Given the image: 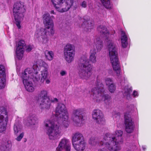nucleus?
<instances>
[{
  "mask_svg": "<svg viewBox=\"0 0 151 151\" xmlns=\"http://www.w3.org/2000/svg\"><path fill=\"white\" fill-rule=\"evenodd\" d=\"M96 84V86L92 88L90 91L91 97L97 102L103 100L106 103L110 101V96L105 94L104 84L99 80Z\"/></svg>",
  "mask_w": 151,
  "mask_h": 151,
  "instance_id": "39448f33",
  "label": "nucleus"
},
{
  "mask_svg": "<svg viewBox=\"0 0 151 151\" xmlns=\"http://www.w3.org/2000/svg\"><path fill=\"white\" fill-rule=\"evenodd\" d=\"M25 45V42L23 40H20L16 45V54L17 58L19 59H22L24 52L23 47Z\"/></svg>",
  "mask_w": 151,
  "mask_h": 151,
  "instance_id": "a211bd4d",
  "label": "nucleus"
},
{
  "mask_svg": "<svg viewBox=\"0 0 151 151\" xmlns=\"http://www.w3.org/2000/svg\"><path fill=\"white\" fill-rule=\"evenodd\" d=\"M40 103L39 107L42 110L49 109L51 106V101L50 99H45L39 101Z\"/></svg>",
  "mask_w": 151,
  "mask_h": 151,
  "instance_id": "aec40b11",
  "label": "nucleus"
},
{
  "mask_svg": "<svg viewBox=\"0 0 151 151\" xmlns=\"http://www.w3.org/2000/svg\"><path fill=\"white\" fill-rule=\"evenodd\" d=\"M108 88L109 91L111 93H114L116 90V87L114 83L109 86Z\"/></svg>",
  "mask_w": 151,
  "mask_h": 151,
  "instance_id": "473e14b6",
  "label": "nucleus"
},
{
  "mask_svg": "<svg viewBox=\"0 0 151 151\" xmlns=\"http://www.w3.org/2000/svg\"><path fill=\"white\" fill-rule=\"evenodd\" d=\"M25 11V6L23 2L18 1L14 4L13 9V14L16 24L19 29L21 27L20 23L24 17Z\"/></svg>",
  "mask_w": 151,
  "mask_h": 151,
  "instance_id": "0eeeda50",
  "label": "nucleus"
},
{
  "mask_svg": "<svg viewBox=\"0 0 151 151\" xmlns=\"http://www.w3.org/2000/svg\"><path fill=\"white\" fill-rule=\"evenodd\" d=\"M55 116L58 119V121L54 122L46 119L44 122L47 134L50 140H54L61 135L62 130L60 126L61 124L65 128L69 125L68 114L65 105L58 104L55 109Z\"/></svg>",
  "mask_w": 151,
  "mask_h": 151,
  "instance_id": "f257e3e1",
  "label": "nucleus"
},
{
  "mask_svg": "<svg viewBox=\"0 0 151 151\" xmlns=\"http://www.w3.org/2000/svg\"><path fill=\"white\" fill-rule=\"evenodd\" d=\"M104 139L103 138V139L101 141H99V142L98 143V141H99L98 139L97 138L95 137H91L89 139V144L91 146H95L97 145H104L105 146V145L104 144L103 145H101L100 144V142L101 141H103Z\"/></svg>",
  "mask_w": 151,
  "mask_h": 151,
  "instance_id": "393cba45",
  "label": "nucleus"
},
{
  "mask_svg": "<svg viewBox=\"0 0 151 151\" xmlns=\"http://www.w3.org/2000/svg\"><path fill=\"white\" fill-rule=\"evenodd\" d=\"M27 125H35L38 123V119L35 114H30L27 119Z\"/></svg>",
  "mask_w": 151,
  "mask_h": 151,
  "instance_id": "412c9836",
  "label": "nucleus"
},
{
  "mask_svg": "<svg viewBox=\"0 0 151 151\" xmlns=\"http://www.w3.org/2000/svg\"><path fill=\"white\" fill-rule=\"evenodd\" d=\"M105 83L107 86H109L110 85L114 83L112 79L110 78H106L105 80Z\"/></svg>",
  "mask_w": 151,
  "mask_h": 151,
  "instance_id": "f704fd0d",
  "label": "nucleus"
},
{
  "mask_svg": "<svg viewBox=\"0 0 151 151\" xmlns=\"http://www.w3.org/2000/svg\"><path fill=\"white\" fill-rule=\"evenodd\" d=\"M50 13L51 14H55V13L54 12V10H52L50 11Z\"/></svg>",
  "mask_w": 151,
  "mask_h": 151,
  "instance_id": "49530a36",
  "label": "nucleus"
},
{
  "mask_svg": "<svg viewBox=\"0 0 151 151\" xmlns=\"http://www.w3.org/2000/svg\"><path fill=\"white\" fill-rule=\"evenodd\" d=\"M67 72L65 70H61L60 72V74L62 76H65L67 74Z\"/></svg>",
  "mask_w": 151,
  "mask_h": 151,
  "instance_id": "58836bf2",
  "label": "nucleus"
},
{
  "mask_svg": "<svg viewBox=\"0 0 151 151\" xmlns=\"http://www.w3.org/2000/svg\"><path fill=\"white\" fill-rule=\"evenodd\" d=\"M98 151H107V150L106 149L103 148L99 149Z\"/></svg>",
  "mask_w": 151,
  "mask_h": 151,
  "instance_id": "a18cd8bd",
  "label": "nucleus"
},
{
  "mask_svg": "<svg viewBox=\"0 0 151 151\" xmlns=\"http://www.w3.org/2000/svg\"><path fill=\"white\" fill-rule=\"evenodd\" d=\"M83 116H78L72 115L71 119L72 120L73 124L76 126H81V122L82 121Z\"/></svg>",
  "mask_w": 151,
  "mask_h": 151,
  "instance_id": "5701e85b",
  "label": "nucleus"
},
{
  "mask_svg": "<svg viewBox=\"0 0 151 151\" xmlns=\"http://www.w3.org/2000/svg\"><path fill=\"white\" fill-rule=\"evenodd\" d=\"M125 130L127 133H132L134 128V125L130 114L126 113L124 115Z\"/></svg>",
  "mask_w": 151,
  "mask_h": 151,
  "instance_id": "2eb2a0df",
  "label": "nucleus"
},
{
  "mask_svg": "<svg viewBox=\"0 0 151 151\" xmlns=\"http://www.w3.org/2000/svg\"><path fill=\"white\" fill-rule=\"evenodd\" d=\"M113 116L114 117H119L120 116V114L119 113L114 112L113 113Z\"/></svg>",
  "mask_w": 151,
  "mask_h": 151,
  "instance_id": "ea45409f",
  "label": "nucleus"
},
{
  "mask_svg": "<svg viewBox=\"0 0 151 151\" xmlns=\"http://www.w3.org/2000/svg\"><path fill=\"white\" fill-rule=\"evenodd\" d=\"M22 125L18 122L15 123L14 126V133L17 135L18 134L21 132L22 129Z\"/></svg>",
  "mask_w": 151,
  "mask_h": 151,
  "instance_id": "bb28decb",
  "label": "nucleus"
},
{
  "mask_svg": "<svg viewBox=\"0 0 151 151\" xmlns=\"http://www.w3.org/2000/svg\"><path fill=\"white\" fill-rule=\"evenodd\" d=\"M83 110L81 109H74L73 111L72 115L78 116H83Z\"/></svg>",
  "mask_w": 151,
  "mask_h": 151,
  "instance_id": "c756f323",
  "label": "nucleus"
},
{
  "mask_svg": "<svg viewBox=\"0 0 151 151\" xmlns=\"http://www.w3.org/2000/svg\"><path fill=\"white\" fill-rule=\"evenodd\" d=\"M48 65L42 60L35 62L32 67L27 68V73L35 81H39L40 84L44 83L48 75Z\"/></svg>",
  "mask_w": 151,
  "mask_h": 151,
  "instance_id": "7ed1b4c3",
  "label": "nucleus"
},
{
  "mask_svg": "<svg viewBox=\"0 0 151 151\" xmlns=\"http://www.w3.org/2000/svg\"><path fill=\"white\" fill-rule=\"evenodd\" d=\"M133 95L134 96V97L138 96V95L137 92L135 91H134L133 92Z\"/></svg>",
  "mask_w": 151,
  "mask_h": 151,
  "instance_id": "37998d69",
  "label": "nucleus"
},
{
  "mask_svg": "<svg viewBox=\"0 0 151 151\" xmlns=\"http://www.w3.org/2000/svg\"><path fill=\"white\" fill-rule=\"evenodd\" d=\"M93 119L97 123L103 125L105 123V120L102 111L99 109L94 110L92 112Z\"/></svg>",
  "mask_w": 151,
  "mask_h": 151,
  "instance_id": "dca6fc26",
  "label": "nucleus"
},
{
  "mask_svg": "<svg viewBox=\"0 0 151 151\" xmlns=\"http://www.w3.org/2000/svg\"><path fill=\"white\" fill-rule=\"evenodd\" d=\"M72 142L73 146L76 151H83L86 148V142L83 135L79 132L73 134Z\"/></svg>",
  "mask_w": 151,
  "mask_h": 151,
  "instance_id": "6e6552de",
  "label": "nucleus"
},
{
  "mask_svg": "<svg viewBox=\"0 0 151 151\" xmlns=\"http://www.w3.org/2000/svg\"><path fill=\"white\" fill-rule=\"evenodd\" d=\"M45 58L49 61L52 60L53 58L54 54L52 51L46 50L45 51Z\"/></svg>",
  "mask_w": 151,
  "mask_h": 151,
  "instance_id": "cd10ccee",
  "label": "nucleus"
},
{
  "mask_svg": "<svg viewBox=\"0 0 151 151\" xmlns=\"http://www.w3.org/2000/svg\"><path fill=\"white\" fill-rule=\"evenodd\" d=\"M45 80V83L47 84H49L50 82V80L48 78H47Z\"/></svg>",
  "mask_w": 151,
  "mask_h": 151,
  "instance_id": "c03bdc74",
  "label": "nucleus"
},
{
  "mask_svg": "<svg viewBox=\"0 0 151 151\" xmlns=\"http://www.w3.org/2000/svg\"><path fill=\"white\" fill-rule=\"evenodd\" d=\"M98 31L100 33L101 37L105 39L107 42V48L109 50V56L111 62L114 70L118 75L120 73V66L118 58L117 52L114 42L110 38L111 35L106 27L100 25L97 28Z\"/></svg>",
  "mask_w": 151,
  "mask_h": 151,
  "instance_id": "f03ea898",
  "label": "nucleus"
},
{
  "mask_svg": "<svg viewBox=\"0 0 151 151\" xmlns=\"http://www.w3.org/2000/svg\"><path fill=\"white\" fill-rule=\"evenodd\" d=\"M123 132L120 130L115 132L116 137L109 133L105 134L103 136V141H101V145L104 144L110 151H119L121 149L120 145L123 143L122 136Z\"/></svg>",
  "mask_w": 151,
  "mask_h": 151,
  "instance_id": "20e7f679",
  "label": "nucleus"
},
{
  "mask_svg": "<svg viewBox=\"0 0 151 151\" xmlns=\"http://www.w3.org/2000/svg\"><path fill=\"white\" fill-rule=\"evenodd\" d=\"M53 27V26H48L46 27V28H42L37 30L35 34V37L38 38L41 37L42 39L41 41L42 43L47 44L49 41V39L47 37V32L49 35L53 36L55 32Z\"/></svg>",
  "mask_w": 151,
  "mask_h": 151,
  "instance_id": "1a4fd4ad",
  "label": "nucleus"
},
{
  "mask_svg": "<svg viewBox=\"0 0 151 151\" xmlns=\"http://www.w3.org/2000/svg\"><path fill=\"white\" fill-rule=\"evenodd\" d=\"M47 91L46 90H41L38 94V101L49 99L47 96Z\"/></svg>",
  "mask_w": 151,
  "mask_h": 151,
  "instance_id": "a878e982",
  "label": "nucleus"
},
{
  "mask_svg": "<svg viewBox=\"0 0 151 151\" xmlns=\"http://www.w3.org/2000/svg\"><path fill=\"white\" fill-rule=\"evenodd\" d=\"M94 25L93 22L90 20H85L84 19V21L82 24V27L85 30L89 31V29L93 28Z\"/></svg>",
  "mask_w": 151,
  "mask_h": 151,
  "instance_id": "4be33fe9",
  "label": "nucleus"
},
{
  "mask_svg": "<svg viewBox=\"0 0 151 151\" xmlns=\"http://www.w3.org/2000/svg\"><path fill=\"white\" fill-rule=\"evenodd\" d=\"M121 40L122 46L123 48H126L127 45V35L124 31L121 32Z\"/></svg>",
  "mask_w": 151,
  "mask_h": 151,
  "instance_id": "b1692460",
  "label": "nucleus"
},
{
  "mask_svg": "<svg viewBox=\"0 0 151 151\" xmlns=\"http://www.w3.org/2000/svg\"><path fill=\"white\" fill-rule=\"evenodd\" d=\"M70 144L68 139L64 138L60 141L56 151H62L65 149V151H70Z\"/></svg>",
  "mask_w": 151,
  "mask_h": 151,
  "instance_id": "f3484780",
  "label": "nucleus"
},
{
  "mask_svg": "<svg viewBox=\"0 0 151 151\" xmlns=\"http://www.w3.org/2000/svg\"><path fill=\"white\" fill-rule=\"evenodd\" d=\"M51 102H58V100L56 98H54L53 99L51 100Z\"/></svg>",
  "mask_w": 151,
  "mask_h": 151,
  "instance_id": "79ce46f5",
  "label": "nucleus"
},
{
  "mask_svg": "<svg viewBox=\"0 0 151 151\" xmlns=\"http://www.w3.org/2000/svg\"><path fill=\"white\" fill-rule=\"evenodd\" d=\"M131 88H126L124 89V95L128 97L129 96L130 93L132 92Z\"/></svg>",
  "mask_w": 151,
  "mask_h": 151,
  "instance_id": "72a5a7b5",
  "label": "nucleus"
},
{
  "mask_svg": "<svg viewBox=\"0 0 151 151\" xmlns=\"http://www.w3.org/2000/svg\"><path fill=\"white\" fill-rule=\"evenodd\" d=\"M8 120L7 111L5 108H3L0 111V133L5 131Z\"/></svg>",
  "mask_w": 151,
  "mask_h": 151,
  "instance_id": "4468645a",
  "label": "nucleus"
},
{
  "mask_svg": "<svg viewBox=\"0 0 151 151\" xmlns=\"http://www.w3.org/2000/svg\"><path fill=\"white\" fill-rule=\"evenodd\" d=\"M27 69H25L24 72L22 73V79L23 83L27 91L29 92H32L34 91V88L31 80H32L35 82H37L35 81L32 78H31L29 75L27 73Z\"/></svg>",
  "mask_w": 151,
  "mask_h": 151,
  "instance_id": "f8f14e48",
  "label": "nucleus"
},
{
  "mask_svg": "<svg viewBox=\"0 0 151 151\" xmlns=\"http://www.w3.org/2000/svg\"><path fill=\"white\" fill-rule=\"evenodd\" d=\"M55 9L60 12L68 11L73 3V0H51Z\"/></svg>",
  "mask_w": 151,
  "mask_h": 151,
  "instance_id": "9d476101",
  "label": "nucleus"
},
{
  "mask_svg": "<svg viewBox=\"0 0 151 151\" xmlns=\"http://www.w3.org/2000/svg\"><path fill=\"white\" fill-rule=\"evenodd\" d=\"M142 148L144 150H145L146 149V148L144 147V146L142 147Z\"/></svg>",
  "mask_w": 151,
  "mask_h": 151,
  "instance_id": "de8ad7c7",
  "label": "nucleus"
},
{
  "mask_svg": "<svg viewBox=\"0 0 151 151\" xmlns=\"http://www.w3.org/2000/svg\"><path fill=\"white\" fill-rule=\"evenodd\" d=\"M78 68V74L80 77L86 80L91 76L93 69V66L89 62L87 58L83 56L79 60Z\"/></svg>",
  "mask_w": 151,
  "mask_h": 151,
  "instance_id": "423d86ee",
  "label": "nucleus"
},
{
  "mask_svg": "<svg viewBox=\"0 0 151 151\" xmlns=\"http://www.w3.org/2000/svg\"><path fill=\"white\" fill-rule=\"evenodd\" d=\"M0 151H8V150L6 146H1L0 147Z\"/></svg>",
  "mask_w": 151,
  "mask_h": 151,
  "instance_id": "4c0bfd02",
  "label": "nucleus"
},
{
  "mask_svg": "<svg viewBox=\"0 0 151 151\" xmlns=\"http://www.w3.org/2000/svg\"><path fill=\"white\" fill-rule=\"evenodd\" d=\"M33 45H28L26 47V51L27 52H30L33 48Z\"/></svg>",
  "mask_w": 151,
  "mask_h": 151,
  "instance_id": "c9c22d12",
  "label": "nucleus"
},
{
  "mask_svg": "<svg viewBox=\"0 0 151 151\" xmlns=\"http://www.w3.org/2000/svg\"><path fill=\"white\" fill-rule=\"evenodd\" d=\"M42 19L43 24L45 27L48 26H54L53 20L48 13H46L43 14Z\"/></svg>",
  "mask_w": 151,
  "mask_h": 151,
  "instance_id": "6ab92c4d",
  "label": "nucleus"
},
{
  "mask_svg": "<svg viewBox=\"0 0 151 151\" xmlns=\"http://www.w3.org/2000/svg\"><path fill=\"white\" fill-rule=\"evenodd\" d=\"M6 69L4 66L0 65V77H6Z\"/></svg>",
  "mask_w": 151,
  "mask_h": 151,
  "instance_id": "2f4dec72",
  "label": "nucleus"
},
{
  "mask_svg": "<svg viewBox=\"0 0 151 151\" xmlns=\"http://www.w3.org/2000/svg\"><path fill=\"white\" fill-rule=\"evenodd\" d=\"M103 5L107 9H111L112 8V5L110 0H100Z\"/></svg>",
  "mask_w": 151,
  "mask_h": 151,
  "instance_id": "c85d7f7f",
  "label": "nucleus"
},
{
  "mask_svg": "<svg viewBox=\"0 0 151 151\" xmlns=\"http://www.w3.org/2000/svg\"><path fill=\"white\" fill-rule=\"evenodd\" d=\"M6 77H0V89L4 88L6 86Z\"/></svg>",
  "mask_w": 151,
  "mask_h": 151,
  "instance_id": "7c9ffc66",
  "label": "nucleus"
},
{
  "mask_svg": "<svg viewBox=\"0 0 151 151\" xmlns=\"http://www.w3.org/2000/svg\"><path fill=\"white\" fill-rule=\"evenodd\" d=\"M75 52L74 45L68 44L65 46L64 49L65 58L68 63H70L73 60Z\"/></svg>",
  "mask_w": 151,
  "mask_h": 151,
  "instance_id": "ddd939ff",
  "label": "nucleus"
},
{
  "mask_svg": "<svg viewBox=\"0 0 151 151\" xmlns=\"http://www.w3.org/2000/svg\"><path fill=\"white\" fill-rule=\"evenodd\" d=\"M94 43L90 50V55L89 56V61L92 63H95L96 62V47L98 51H100L102 48L103 45V42L100 38L97 37L94 41Z\"/></svg>",
  "mask_w": 151,
  "mask_h": 151,
  "instance_id": "9b49d317",
  "label": "nucleus"
},
{
  "mask_svg": "<svg viewBox=\"0 0 151 151\" xmlns=\"http://www.w3.org/2000/svg\"><path fill=\"white\" fill-rule=\"evenodd\" d=\"M81 6L83 8H86L87 6V2L85 1H83L81 3Z\"/></svg>",
  "mask_w": 151,
  "mask_h": 151,
  "instance_id": "a19ab883",
  "label": "nucleus"
},
{
  "mask_svg": "<svg viewBox=\"0 0 151 151\" xmlns=\"http://www.w3.org/2000/svg\"><path fill=\"white\" fill-rule=\"evenodd\" d=\"M24 133L23 132L21 133L16 138V139L18 141H20L24 136Z\"/></svg>",
  "mask_w": 151,
  "mask_h": 151,
  "instance_id": "e433bc0d",
  "label": "nucleus"
}]
</instances>
